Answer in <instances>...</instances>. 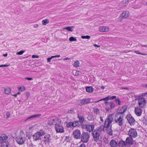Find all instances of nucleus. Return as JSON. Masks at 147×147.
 <instances>
[{
	"instance_id": "1",
	"label": "nucleus",
	"mask_w": 147,
	"mask_h": 147,
	"mask_svg": "<svg viewBox=\"0 0 147 147\" xmlns=\"http://www.w3.org/2000/svg\"><path fill=\"white\" fill-rule=\"evenodd\" d=\"M127 108V106H124L121 109L120 113H118L115 115V121L120 125H122L124 122V120L123 119V115L120 113H124L126 111Z\"/></svg>"
},
{
	"instance_id": "2",
	"label": "nucleus",
	"mask_w": 147,
	"mask_h": 147,
	"mask_svg": "<svg viewBox=\"0 0 147 147\" xmlns=\"http://www.w3.org/2000/svg\"><path fill=\"white\" fill-rule=\"evenodd\" d=\"M114 116L113 115L111 114L109 116L108 118L105 120L104 123V127L106 128H109V130H108L107 132L110 135H112L113 134L112 131L111 129V124L112 122Z\"/></svg>"
},
{
	"instance_id": "3",
	"label": "nucleus",
	"mask_w": 147,
	"mask_h": 147,
	"mask_svg": "<svg viewBox=\"0 0 147 147\" xmlns=\"http://www.w3.org/2000/svg\"><path fill=\"white\" fill-rule=\"evenodd\" d=\"M25 136V135L23 131H20V135L18 136L16 138L17 142L19 144H24L26 141Z\"/></svg>"
},
{
	"instance_id": "4",
	"label": "nucleus",
	"mask_w": 147,
	"mask_h": 147,
	"mask_svg": "<svg viewBox=\"0 0 147 147\" xmlns=\"http://www.w3.org/2000/svg\"><path fill=\"white\" fill-rule=\"evenodd\" d=\"M104 103L105 109L107 111H109L110 109H113L115 107V104L112 101H105Z\"/></svg>"
},
{
	"instance_id": "5",
	"label": "nucleus",
	"mask_w": 147,
	"mask_h": 147,
	"mask_svg": "<svg viewBox=\"0 0 147 147\" xmlns=\"http://www.w3.org/2000/svg\"><path fill=\"white\" fill-rule=\"evenodd\" d=\"M90 136L88 133L84 132L81 135V140L84 143L87 142L89 140Z\"/></svg>"
},
{
	"instance_id": "6",
	"label": "nucleus",
	"mask_w": 147,
	"mask_h": 147,
	"mask_svg": "<svg viewBox=\"0 0 147 147\" xmlns=\"http://www.w3.org/2000/svg\"><path fill=\"white\" fill-rule=\"evenodd\" d=\"M45 133L42 131L37 132L33 135V139L34 140H40L41 139V137Z\"/></svg>"
},
{
	"instance_id": "7",
	"label": "nucleus",
	"mask_w": 147,
	"mask_h": 147,
	"mask_svg": "<svg viewBox=\"0 0 147 147\" xmlns=\"http://www.w3.org/2000/svg\"><path fill=\"white\" fill-rule=\"evenodd\" d=\"M130 16L129 12L127 10L124 11H123L122 14L119 17V19L121 20L127 18Z\"/></svg>"
},
{
	"instance_id": "8",
	"label": "nucleus",
	"mask_w": 147,
	"mask_h": 147,
	"mask_svg": "<svg viewBox=\"0 0 147 147\" xmlns=\"http://www.w3.org/2000/svg\"><path fill=\"white\" fill-rule=\"evenodd\" d=\"M100 132L99 130L95 129L93 131L92 135L94 139V140H96L99 138Z\"/></svg>"
},
{
	"instance_id": "9",
	"label": "nucleus",
	"mask_w": 147,
	"mask_h": 147,
	"mask_svg": "<svg viewBox=\"0 0 147 147\" xmlns=\"http://www.w3.org/2000/svg\"><path fill=\"white\" fill-rule=\"evenodd\" d=\"M81 135L80 131L78 129L74 130L73 133V136L75 138L79 139Z\"/></svg>"
},
{
	"instance_id": "10",
	"label": "nucleus",
	"mask_w": 147,
	"mask_h": 147,
	"mask_svg": "<svg viewBox=\"0 0 147 147\" xmlns=\"http://www.w3.org/2000/svg\"><path fill=\"white\" fill-rule=\"evenodd\" d=\"M138 103L141 107H144L146 104L145 99L142 97L139 98L138 100Z\"/></svg>"
},
{
	"instance_id": "11",
	"label": "nucleus",
	"mask_w": 147,
	"mask_h": 147,
	"mask_svg": "<svg viewBox=\"0 0 147 147\" xmlns=\"http://www.w3.org/2000/svg\"><path fill=\"white\" fill-rule=\"evenodd\" d=\"M83 127L86 128L87 131L90 132L93 130L94 126L93 125H83Z\"/></svg>"
},
{
	"instance_id": "12",
	"label": "nucleus",
	"mask_w": 147,
	"mask_h": 147,
	"mask_svg": "<svg viewBox=\"0 0 147 147\" xmlns=\"http://www.w3.org/2000/svg\"><path fill=\"white\" fill-rule=\"evenodd\" d=\"M128 134L131 137L135 138L137 136V133L135 130L131 129L129 130Z\"/></svg>"
},
{
	"instance_id": "13",
	"label": "nucleus",
	"mask_w": 147,
	"mask_h": 147,
	"mask_svg": "<svg viewBox=\"0 0 147 147\" xmlns=\"http://www.w3.org/2000/svg\"><path fill=\"white\" fill-rule=\"evenodd\" d=\"M127 120L131 125H133L135 123V120L132 116L128 115L127 117Z\"/></svg>"
},
{
	"instance_id": "14",
	"label": "nucleus",
	"mask_w": 147,
	"mask_h": 147,
	"mask_svg": "<svg viewBox=\"0 0 147 147\" xmlns=\"http://www.w3.org/2000/svg\"><path fill=\"white\" fill-rule=\"evenodd\" d=\"M56 131L57 133H62L64 131V129L63 127L61 125H56L55 127Z\"/></svg>"
},
{
	"instance_id": "15",
	"label": "nucleus",
	"mask_w": 147,
	"mask_h": 147,
	"mask_svg": "<svg viewBox=\"0 0 147 147\" xmlns=\"http://www.w3.org/2000/svg\"><path fill=\"white\" fill-rule=\"evenodd\" d=\"M8 138V136L5 134H3L0 136V144H2L6 142L5 140Z\"/></svg>"
},
{
	"instance_id": "16",
	"label": "nucleus",
	"mask_w": 147,
	"mask_h": 147,
	"mask_svg": "<svg viewBox=\"0 0 147 147\" xmlns=\"http://www.w3.org/2000/svg\"><path fill=\"white\" fill-rule=\"evenodd\" d=\"M99 30L101 32H107L109 31V28L106 26H101L99 27Z\"/></svg>"
},
{
	"instance_id": "17",
	"label": "nucleus",
	"mask_w": 147,
	"mask_h": 147,
	"mask_svg": "<svg viewBox=\"0 0 147 147\" xmlns=\"http://www.w3.org/2000/svg\"><path fill=\"white\" fill-rule=\"evenodd\" d=\"M90 99L89 98L83 99L80 101L79 104L80 105H83L89 103L90 102Z\"/></svg>"
},
{
	"instance_id": "18",
	"label": "nucleus",
	"mask_w": 147,
	"mask_h": 147,
	"mask_svg": "<svg viewBox=\"0 0 147 147\" xmlns=\"http://www.w3.org/2000/svg\"><path fill=\"white\" fill-rule=\"evenodd\" d=\"M135 112L136 115L138 116H140L142 113V111L140 108L136 107L135 108Z\"/></svg>"
},
{
	"instance_id": "19",
	"label": "nucleus",
	"mask_w": 147,
	"mask_h": 147,
	"mask_svg": "<svg viewBox=\"0 0 147 147\" xmlns=\"http://www.w3.org/2000/svg\"><path fill=\"white\" fill-rule=\"evenodd\" d=\"M41 115L40 114L33 115L27 118L26 119V121H28L32 120L35 118L39 117Z\"/></svg>"
},
{
	"instance_id": "20",
	"label": "nucleus",
	"mask_w": 147,
	"mask_h": 147,
	"mask_svg": "<svg viewBox=\"0 0 147 147\" xmlns=\"http://www.w3.org/2000/svg\"><path fill=\"white\" fill-rule=\"evenodd\" d=\"M110 145L111 147H117L118 144L115 140L112 139L110 141Z\"/></svg>"
},
{
	"instance_id": "21",
	"label": "nucleus",
	"mask_w": 147,
	"mask_h": 147,
	"mask_svg": "<svg viewBox=\"0 0 147 147\" xmlns=\"http://www.w3.org/2000/svg\"><path fill=\"white\" fill-rule=\"evenodd\" d=\"M127 144L131 145L134 144L133 139L131 137L127 138L126 140Z\"/></svg>"
},
{
	"instance_id": "22",
	"label": "nucleus",
	"mask_w": 147,
	"mask_h": 147,
	"mask_svg": "<svg viewBox=\"0 0 147 147\" xmlns=\"http://www.w3.org/2000/svg\"><path fill=\"white\" fill-rule=\"evenodd\" d=\"M50 137V136L49 135H47L45 136L43 140L45 144L48 143L49 141Z\"/></svg>"
},
{
	"instance_id": "23",
	"label": "nucleus",
	"mask_w": 147,
	"mask_h": 147,
	"mask_svg": "<svg viewBox=\"0 0 147 147\" xmlns=\"http://www.w3.org/2000/svg\"><path fill=\"white\" fill-rule=\"evenodd\" d=\"M119 146L122 147H128L127 144L126 142V143L124 141H121L119 142L118 144Z\"/></svg>"
},
{
	"instance_id": "24",
	"label": "nucleus",
	"mask_w": 147,
	"mask_h": 147,
	"mask_svg": "<svg viewBox=\"0 0 147 147\" xmlns=\"http://www.w3.org/2000/svg\"><path fill=\"white\" fill-rule=\"evenodd\" d=\"M74 26H67L66 27L63 28H62V29L63 30H66L68 31L72 32L74 31Z\"/></svg>"
},
{
	"instance_id": "25",
	"label": "nucleus",
	"mask_w": 147,
	"mask_h": 147,
	"mask_svg": "<svg viewBox=\"0 0 147 147\" xmlns=\"http://www.w3.org/2000/svg\"><path fill=\"white\" fill-rule=\"evenodd\" d=\"M57 119H55V118L49 120L48 121V124L50 125H54L55 123V121H57Z\"/></svg>"
},
{
	"instance_id": "26",
	"label": "nucleus",
	"mask_w": 147,
	"mask_h": 147,
	"mask_svg": "<svg viewBox=\"0 0 147 147\" xmlns=\"http://www.w3.org/2000/svg\"><path fill=\"white\" fill-rule=\"evenodd\" d=\"M86 91L89 93H91L93 92L94 89L92 87H86Z\"/></svg>"
},
{
	"instance_id": "27",
	"label": "nucleus",
	"mask_w": 147,
	"mask_h": 147,
	"mask_svg": "<svg viewBox=\"0 0 147 147\" xmlns=\"http://www.w3.org/2000/svg\"><path fill=\"white\" fill-rule=\"evenodd\" d=\"M1 147H10V146L9 142L6 141V142H3L2 144H1Z\"/></svg>"
},
{
	"instance_id": "28",
	"label": "nucleus",
	"mask_w": 147,
	"mask_h": 147,
	"mask_svg": "<svg viewBox=\"0 0 147 147\" xmlns=\"http://www.w3.org/2000/svg\"><path fill=\"white\" fill-rule=\"evenodd\" d=\"M111 96H108L107 97L103 98V99H102L100 100H98L97 101H96L95 102V103H97V102H99L100 101H102V100H105V101H107L109 100H111Z\"/></svg>"
},
{
	"instance_id": "29",
	"label": "nucleus",
	"mask_w": 147,
	"mask_h": 147,
	"mask_svg": "<svg viewBox=\"0 0 147 147\" xmlns=\"http://www.w3.org/2000/svg\"><path fill=\"white\" fill-rule=\"evenodd\" d=\"M80 65V62L78 60L75 61L74 62L73 65L76 67H79Z\"/></svg>"
},
{
	"instance_id": "30",
	"label": "nucleus",
	"mask_w": 147,
	"mask_h": 147,
	"mask_svg": "<svg viewBox=\"0 0 147 147\" xmlns=\"http://www.w3.org/2000/svg\"><path fill=\"white\" fill-rule=\"evenodd\" d=\"M60 55H57L55 56H51L50 57L48 58H47V60L48 62H50L51 61V60L53 58L55 57H60Z\"/></svg>"
},
{
	"instance_id": "31",
	"label": "nucleus",
	"mask_w": 147,
	"mask_h": 147,
	"mask_svg": "<svg viewBox=\"0 0 147 147\" xmlns=\"http://www.w3.org/2000/svg\"><path fill=\"white\" fill-rule=\"evenodd\" d=\"M11 89L9 87H7L4 89V92L6 94H9L11 92Z\"/></svg>"
},
{
	"instance_id": "32",
	"label": "nucleus",
	"mask_w": 147,
	"mask_h": 147,
	"mask_svg": "<svg viewBox=\"0 0 147 147\" xmlns=\"http://www.w3.org/2000/svg\"><path fill=\"white\" fill-rule=\"evenodd\" d=\"M55 119H57V120L54 121V122L55 123L54 125H59L61 123V121L60 119L57 118H55Z\"/></svg>"
},
{
	"instance_id": "33",
	"label": "nucleus",
	"mask_w": 147,
	"mask_h": 147,
	"mask_svg": "<svg viewBox=\"0 0 147 147\" xmlns=\"http://www.w3.org/2000/svg\"><path fill=\"white\" fill-rule=\"evenodd\" d=\"M42 24L43 25H45L47 24H48L49 22V21L48 19H45L43 20L42 21Z\"/></svg>"
},
{
	"instance_id": "34",
	"label": "nucleus",
	"mask_w": 147,
	"mask_h": 147,
	"mask_svg": "<svg viewBox=\"0 0 147 147\" xmlns=\"http://www.w3.org/2000/svg\"><path fill=\"white\" fill-rule=\"evenodd\" d=\"M128 3V0H123L122 4L123 6H126Z\"/></svg>"
},
{
	"instance_id": "35",
	"label": "nucleus",
	"mask_w": 147,
	"mask_h": 147,
	"mask_svg": "<svg viewBox=\"0 0 147 147\" xmlns=\"http://www.w3.org/2000/svg\"><path fill=\"white\" fill-rule=\"evenodd\" d=\"M26 89L24 86H22L20 87L19 88H18V90L20 91H23L26 90Z\"/></svg>"
},
{
	"instance_id": "36",
	"label": "nucleus",
	"mask_w": 147,
	"mask_h": 147,
	"mask_svg": "<svg viewBox=\"0 0 147 147\" xmlns=\"http://www.w3.org/2000/svg\"><path fill=\"white\" fill-rule=\"evenodd\" d=\"M69 40L71 42L74 41H77L76 38L74 37L73 36H71V37H70L69 38Z\"/></svg>"
},
{
	"instance_id": "37",
	"label": "nucleus",
	"mask_w": 147,
	"mask_h": 147,
	"mask_svg": "<svg viewBox=\"0 0 147 147\" xmlns=\"http://www.w3.org/2000/svg\"><path fill=\"white\" fill-rule=\"evenodd\" d=\"M79 125V123L78 121H75L73 122H72V126L73 127H75L78 126Z\"/></svg>"
},
{
	"instance_id": "38",
	"label": "nucleus",
	"mask_w": 147,
	"mask_h": 147,
	"mask_svg": "<svg viewBox=\"0 0 147 147\" xmlns=\"http://www.w3.org/2000/svg\"><path fill=\"white\" fill-rule=\"evenodd\" d=\"M81 38L82 39H89L90 38V37L88 35L82 36Z\"/></svg>"
},
{
	"instance_id": "39",
	"label": "nucleus",
	"mask_w": 147,
	"mask_h": 147,
	"mask_svg": "<svg viewBox=\"0 0 147 147\" xmlns=\"http://www.w3.org/2000/svg\"><path fill=\"white\" fill-rule=\"evenodd\" d=\"M94 113L97 114L99 113V110L97 108H95L94 109Z\"/></svg>"
},
{
	"instance_id": "40",
	"label": "nucleus",
	"mask_w": 147,
	"mask_h": 147,
	"mask_svg": "<svg viewBox=\"0 0 147 147\" xmlns=\"http://www.w3.org/2000/svg\"><path fill=\"white\" fill-rule=\"evenodd\" d=\"M24 52V51H20L17 52V54L18 55H22Z\"/></svg>"
},
{
	"instance_id": "41",
	"label": "nucleus",
	"mask_w": 147,
	"mask_h": 147,
	"mask_svg": "<svg viewBox=\"0 0 147 147\" xmlns=\"http://www.w3.org/2000/svg\"><path fill=\"white\" fill-rule=\"evenodd\" d=\"M67 127H68L72 126V122H70L68 123L66 125Z\"/></svg>"
},
{
	"instance_id": "42",
	"label": "nucleus",
	"mask_w": 147,
	"mask_h": 147,
	"mask_svg": "<svg viewBox=\"0 0 147 147\" xmlns=\"http://www.w3.org/2000/svg\"><path fill=\"white\" fill-rule=\"evenodd\" d=\"M134 52L136 53L139 54H140L143 55H147V54H144V53H140L138 51H134Z\"/></svg>"
},
{
	"instance_id": "43",
	"label": "nucleus",
	"mask_w": 147,
	"mask_h": 147,
	"mask_svg": "<svg viewBox=\"0 0 147 147\" xmlns=\"http://www.w3.org/2000/svg\"><path fill=\"white\" fill-rule=\"evenodd\" d=\"M80 121L81 122H82L84 120V118L83 116L79 117Z\"/></svg>"
},
{
	"instance_id": "44",
	"label": "nucleus",
	"mask_w": 147,
	"mask_h": 147,
	"mask_svg": "<svg viewBox=\"0 0 147 147\" xmlns=\"http://www.w3.org/2000/svg\"><path fill=\"white\" fill-rule=\"evenodd\" d=\"M115 100H116V103L117 104H118L119 105H120V104L121 102L119 99H115Z\"/></svg>"
},
{
	"instance_id": "45",
	"label": "nucleus",
	"mask_w": 147,
	"mask_h": 147,
	"mask_svg": "<svg viewBox=\"0 0 147 147\" xmlns=\"http://www.w3.org/2000/svg\"><path fill=\"white\" fill-rule=\"evenodd\" d=\"M6 117L8 118L10 116V113L9 112H7L6 114Z\"/></svg>"
},
{
	"instance_id": "46",
	"label": "nucleus",
	"mask_w": 147,
	"mask_h": 147,
	"mask_svg": "<svg viewBox=\"0 0 147 147\" xmlns=\"http://www.w3.org/2000/svg\"><path fill=\"white\" fill-rule=\"evenodd\" d=\"M10 64L7 65H0V67H6L9 66Z\"/></svg>"
},
{
	"instance_id": "47",
	"label": "nucleus",
	"mask_w": 147,
	"mask_h": 147,
	"mask_svg": "<svg viewBox=\"0 0 147 147\" xmlns=\"http://www.w3.org/2000/svg\"><path fill=\"white\" fill-rule=\"evenodd\" d=\"M32 57L33 58H39V56L38 55H33L32 56Z\"/></svg>"
},
{
	"instance_id": "48",
	"label": "nucleus",
	"mask_w": 147,
	"mask_h": 147,
	"mask_svg": "<svg viewBox=\"0 0 147 147\" xmlns=\"http://www.w3.org/2000/svg\"><path fill=\"white\" fill-rule=\"evenodd\" d=\"M80 74V72L79 71H77L76 72L75 75L76 76H78Z\"/></svg>"
},
{
	"instance_id": "49",
	"label": "nucleus",
	"mask_w": 147,
	"mask_h": 147,
	"mask_svg": "<svg viewBox=\"0 0 147 147\" xmlns=\"http://www.w3.org/2000/svg\"><path fill=\"white\" fill-rule=\"evenodd\" d=\"M39 26V25L38 24H34L33 26V27L34 28H37Z\"/></svg>"
},
{
	"instance_id": "50",
	"label": "nucleus",
	"mask_w": 147,
	"mask_h": 147,
	"mask_svg": "<svg viewBox=\"0 0 147 147\" xmlns=\"http://www.w3.org/2000/svg\"><path fill=\"white\" fill-rule=\"evenodd\" d=\"M25 79L29 80H33V78H25Z\"/></svg>"
},
{
	"instance_id": "51",
	"label": "nucleus",
	"mask_w": 147,
	"mask_h": 147,
	"mask_svg": "<svg viewBox=\"0 0 147 147\" xmlns=\"http://www.w3.org/2000/svg\"><path fill=\"white\" fill-rule=\"evenodd\" d=\"M26 95L27 96H29L30 95V94L29 92H26Z\"/></svg>"
},
{
	"instance_id": "52",
	"label": "nucleus",
	"mask_w": 147,
	"mask_h": 147,
	"mask_svg": "<svg viewBox=\"0 0 147 147\" xmlns=\"http://www.w3.org/2000/svg\"><path fill=\"white\" fill-rule=\"evenodd\" d=\"M78 147H86V146L84 144H82L80 145Z\"/></svg>"
},
{
	"instance_id": "53",
	"label": "nucleus",
	"mask_w": 147,
	"mask_h": 147,
	"mask_svg": "<svg viewBox=\"0 0 147 147\" xmlns=\"http://www.w3.org/2000/svg\"><path fill=\"white\" fill-rule=\"evenodd\" d=\"M111 99H113L116 98V96H111Z\"/></svg>"
},
{
	"instance_id": "54",
	"label": "nucleus",
	"mask_w": 147,
	"mask_h": 147,
	"mask_svg": "<svg viewBox=\"0 0 147 147\" xmlns=\"http://www.w3.org/2000/svg\"><path fill=\"white\" fill-rule=\"evenodd\" d=\"M93 45L94 46V47H100V46H99V45H97L96 44H94Z\"/></svg>"
},
{
	"instance_id": "55",
	"label": "nucleus",
	"mask_w": 147,
	"mask_h": 147,
	"mask_svg": "<svg viewBox=\"0 0 147 147\" xmlns=\"http://www.w3.org/2000/svg\"><path fill=\"white\" fill-rule=\"evenodd\" d=\"M100 88L102 90H103L105 88V86H101Z\"/></svg>"
},
{
	"instance_id": "56",
	"label": "nucleus",
	"mask_w": 147,
	"mask_h": 147,
	"mask_svg": "<svg viewBox=\"0 0 147 147\" xmlns=\"http://www.w3.org/2000/svg\"><path fill=\"white\" fill-rule=\"evenodd\" d=\"M70 59V58H64L63 60H67Z\"/></svg>"
},
{
	"instance_id": "57",
	"label": "nucleus",
	"mask_w": 147,
	"mask_h": 147,
	"mask_svg": "<svg viewBox=\"0 0 147 147\" xmlns=\"http://www.w3.org/2000/svg\"><path fill=\"white\" fill-rule=\"evenodd\" d=\"M143 95L144 96L147 97V93H144Z\"/></svg>"
},
{
	"instance_id": "58",
	"label": "nucleus",
	"mask_w": 147,
	"mask_h": 147,
	"mask_svg": "<svg viewBox=\"0 0 147 147\" xmlns=\"http://www.w3.org/2000/svg\"><path fill=\"white\" fill-rule=\"evenodd\" d=\"M17 94H13V95H12V96H14L15 97H16L17 96Z\"/></svg>"
},
{
	"instance_id": "59",
	"label": "nucleus",
	"mask_w": 147,
	"mask_h": 147,
	"mask_svg": "<svg viewBox=\"0 0 147 147\" xmlns=\"http://www.w3.org/2000/svg\"><path fill=\"white\" fill-rule=\"evenodd\" d=\"M100 120L101 121H103V118H102V117H100Z\"/></svg>"
},
{
	"instance_id": "60",
	"label": "nucleus",
	"mask_w": 147,
	"mask_h": 147,
	"mask_svg": "<svg viewBox=\"0 0 147 147\" xmlns=\"http://www.w3.org/2000/svg\"><path fill=\"white\" fill-rule=\"evenodd\" d=\"M7 54H4L3 55V56L5 57H7Z\"/></svg>"
},
{
	"instance_id": "61",
	"label": "nucleus",
	"mask_w": 147,
	"mask_h": 147,
	"mask_svg": "<svg viewBox=\"0 0 147 147\" xmlns=\"http://www.w3.org/2000/svg\"><path fill=\"white\" fill-rule=\"evenodd\" d=\"M20 94V92H18L17 94V95H19Z\"/></svg>"
},
{
	"instance_id": "62",
	"label": "nucleus",
	"mask_w": 147,
	"mask_h": 147,
	"mask_svg": "<svg viewBox=\"0 0 147 147\" xmlns=\"http://www.w3.org/2000/svg\"><path fill=\"white\" fill-rule=\"evenodd\" d=\"M123 89H127V88H123Z\"/></svg>"
},
{
	"instance_id": "63",
	"label": "nucleus",
	"mask_w": 147,
	"mask_h": 147,
	"mask_svg": "<svg viewBox=\"0 0 147 147\" xmlns=\"http://www.w3.org/2000/svg\"><path fill=\"white\" fill-rule=\"evenodd\" d=\"M143 46V47H146V46L147 47V46H146L144 45V46Z\"/></svg>"
},
{
	"instance_id": "64",
	"label": "nucleus",
	"mask_w": 147,
	"mask_h": 147,
	"mask_svg": "<svg viewBox=\"0 0 147 147\" xmlns=\"http://www.w3.org/2000/svg\"><path fill=\"white\" fill-rule=\"evenodd\" d=\"M33 127V126H32V127H31V128H32Z\"/></svg>"
}]
</instances>
